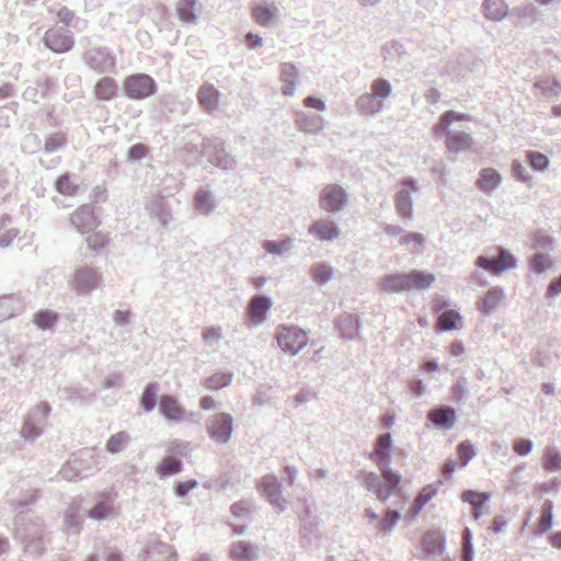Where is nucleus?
Returning a JSON list of instances; mask_svg holds the SVG:
<instances>
[{
	"label": "nucleus",
	"mask_w": 561,
	"mask_h": 561,
	"mask_svg": "<svg viewBox=\"0 0 561 561\" xmlns=\"http://www.w3.org/2000/svg\"><path fill=\"white\" fill-rule=\"evenodd\" d=\"M471 116L455 111H447L439 117V121L433 126V133L436 136H445V146L449 153H459L471 150L474 140L469 133L449 130L454 122H470Z\"/></svg>",
	"instance_id": "1"
},
{
	"label": "nucleus",
	"mask_w": 561,
	"mask_h": 561,
	"mask_svg": "<svg viewBox=\"0 0 561 561\" xmlns=\"http://www.w3.org/2000/svg\"><path fill=\"white\" fill-rule=\"evenodd\" d=\"M14 526L27 553L39 556L45 551V526L38 517H33V511H20L14 517Z\"/></svg>",
	"instance_id": "2"
},
{
	"label": "nucleus",
	"mask_w": 561,
	"mask_h": 561,
	"mask_svg": "<svg viewBox=\"0 0 561 561\" xmlns=\"http://www.w3.org/2000/svg\"><path fill=\"white\" fill-rule=\"evenodd\" d=\"M123 94L133 101H142L153 96L158 92L157 81L148 73H131L123 80Z\"/></svg>",
	"instance_id": "3"
},
{
	"label": "nucleus",
	"mask_w": 561,
	"mask_h": 561,
	"mask_svg": "<svg viewBox=\"0 0 561 561\" xmlns=\"http://www.w3.org/2000/svg\"><path fill=\"white\" fill-rule=\"evenodd\" d=\"M51 405L47 401H41L33 407L24 417L21 436L26 443H32L43 435Z\"/></svg>",
	"instance_id": "4"
},
{
	"label": "nucleus",
	"mask_w": 561,
	"mask_h": 561,
	"mask_svg": "<svg viewBox=\"0 0 561 561\" xmlns=\"http://www.w3.org/2000/svg\"><path fill=\"white\" fill-rule=\"evenodd\" d=\"M392 446V438L389 433L378 436L374 451L369 458L381 470V477L389 482L392 488H398L401 482V476L392 471L388 466L390 462V448Z\"/></svg>",
	"instance_id": "5"
},
{
	"label": "nucleus",
	"mask_w": 561,
	"mask_h": 561,
	"mask_svg": "<svg viewBox=\"0 0 561 561\" xmlns=\"http://www.w3.org/2000/svg\"><path fill=\"white\" fill-rule=\"evenodd\" d=\"M118 493L114 488L105 489L94 496V503L87 511V516L95 522H103L118 516L119 507L116 506Z\"/></svg>",
	"instance_id": "6"
},
{
	"label": "nucleus",
	"mask_w": 561,
	"mask_h": 561,
	"mask_svg": "<svg viewBox=\"0 0 561 561\" xmlns=\"http://www.w3.org/2000/svg\"><path fill=\"white\" fill-rule=\"evenodd\" d=\"M159 413L168 424H179L192 419L197 422L201 413L188 412L173 394L160 396Z\"/></svg>",
	"instance_id": "7"
},
{
	"label": "nucleus",
	"mask_w": 561,
	"mask_h": 561,
	"mask_svg": "<svg viewBox=\"0 0 561 561\" xmlns=\"http://www.w3.org/2000/svg\"><path fill=\"white\" fill-rule=\"evenodd\" d=\"M275 337L278 346L291 355H296L308 344L307 332L296 325H279Z\"/></svg>",
	"instance_id": "8"
},
{
	"label": "nucleus",
	"mask_w": 561,
	"mask_h": 561,
	"mask_svg": "<svg viewBox=\"0 0 561 561\" xmlns=\"http://www.w3.org/2000/svg\"><path fill=\"white\" fill-rule=\"evenodd\" d=\"M224 140L219 138L204 137L202 141L201 154L207 159L209 163L221 169L229 170L234 165L233 157L229 156L224 146Z\"/></svg>",
	"instance_id": "9"
},
{
	"label": "nucleus",
	"mask_w": 561,
	"mask_h": 561,
	"mask_svg": "<svg viewBox=\"0 0 561 561\" xmlns=\"http://www.w3.org/2000/svg\"><path fill=\"white\" fill-rule=\"evenodd\" d=\"M42 41L45 47L55 54H65L75 45L73 33L67 27L48 28Z\"/></svg>",
	"instance_id": "10"
},
{
	"label": "nucleus",
	"mask_w": 561,
	"mask_h": 561,
	"mask_svg": "<svg viewBox=\"0 0 561 561\" xmlns=\"http://www.w3.org/2000/svg\"><path fill=\"white\" fill-rule=\"evenodd\" d=\"M85 65L98 73H108L115 68L116 59L106 47H93L83 54Z\"/></svg>",
	"instance_id": "11"
},
{
	"label": "nucleus",
	"mask_w": 561,
	"mask_h": 561,
	"mask_svg": "<svg viewBox=\"0 0 561 561\" xmlns=\"http://www.w3.org/2000/svg\"><path fill=\"white\" fill-rule=\"evenodd\" d=\"M233 430V419L229 413H218L207 421L209 437L220 444L227 443Z\"/></svg>",
	"instance_id": "12"
},
{
	"label": "nucleus",
	"mask_w": 561,
	"mask_h": 561,
	"mask_svg": "<svg viewBox=\"0 0 561 561\" xmlns=\"http://www.w3.org/2000/svg\"><path fill=\"white\" fill-rule=\"evenodd\" d=\"M58 92V83L57 80L50 76L44 75L41 77H37L34 80L33 85H28L23 94L22 98L24 101L37 103L38 98L45 99L49 96L50 94H56Z\"/></svg>",
	"instance_id": "13"
},
{
	"label": "nucleus",
	"mask_w": 561,
	"mask_h": 561,
	"mask_svg": "<svg viewBox=\"0 0 561 561\" xmlns=\"http://www.w3.org/2000/svg\"><path fill=\"white\" fill-rule=\"evenodd\" d=\"M71 224L81 234L95 230L101 224L95 213V205L92 203L81 205L71 215Z\"/></svg>",
	"instance_id": "14"
},
{
	"label": "nucleus",
	"mask_w": 561,
	"mask_h": 561,
	"mask_svg": "<svg viewBox=\"0 0 561 561\" xmlns=\"http://www.w3.org/2000/svg\"><path fill=\"white\" fill-rule=\"evenodd\" d=\"M347 202L345 190L337 184L325 185L320 194V207L328 213L339 211Z\"/></svg>",
	"instance_id": "15"
},
{
	"label": "nucleus",
	"mask_w": 561,
	"mask_h": 561,
	"mask_svg": "<svg viewBox=\"0 0 561 561\" xmlns=\"http://www.w3.org/2000/svg\"><path fill=\"white\" fill-rule=\"evenodd\" d=\"M416 191V181L405 179L401 181L400 188L394 196V205L398 214L403 218L411 220L413 217V207L411 194Z\"/></svg>",
	"instance_id": "16"
},
{
	"label": "nucleus",
	"mask_w": 561,
	"mask_h": 561,
	"mask_svg": "<svg viewBox=\"0 0 561 561\" xmlns=\"http://www.w3.org/2000/svg\"><path fill=\"white\" fill-rule=\"evenodd\" d=\"M477 265L492 274L499 275L506 270L515 267L516 262L515 257L508 251L501 249L496 260L479 256L477 259Z\"/></svg>",
	"instance_id": "17"
},
{
	"label": "nucleus",
	"mask_w": 561,
	"mask_h": 561,
	"mask_svg": "<svg viewBox=\"0 0 561 561\" xmlns=\"http://www.w3.org/2000/svg\"><path fill=\"white\" fill-rule=\"evenodd\" d=\"M147 209L152 218H156L162 228H167L173 220L172 208L167 197L162 195L154 196L147 205Z\"/></svg>",
	"instance_id": "18"
},
{
	"label": "nucleus",
	"mask_w": 561,
	"mask_h": 561,
	"mask_svg": "<svg viewBox=\"0 0 561 561\" xmlns=\"http://www.w3.org/2000/svg\"><path fill=\"white\" fill-rule=\"evenodd\" d=\"M308 231L320 241H333L340 236V229L336 224L328 218H320L313 221L309 226Z\"/></svg>",
	"instance_id": "19"
},
{
	"label": "nucleus",
	"mask_w": 561,
	"mask_h": 561,
	"mask_svg": "<svg viewBox=\"0 0 561 561\" xmlns=\"http://www.w3.org/2000/svg\"><path fill=\"white\" fill-rule=\"evenodd\" d=\"M220 96V91L208 82L203 83L197 92L198 104L208 114H213L218 108Z\"/></svg>",
	"instance_id": "20"
},
{
	"label": "nucleus",
	"mask_w": 561,
	"mask_h": 561,
	"mask_svg": "<svg viewBox=\"0 0 561 561\" xmlns=\"http://www.w3.org/2000/svg\"><path fill=\"white\" fill-rule=\"evenodd\" d=\"M73 282L78 293L88 294L98 287L100 276L91 267L82 266L77 270Z\"/></svg>",
	"instance_id": "21"
},
{
	"label": "nucleus",
	"mask_w": 561,
	"mask_h": 561,
	"mask_svg": "<svg viewBox=\"0 0 561 561\" xmlns=\"http://www.w3.org/2000/svg\"><path fill=\"white\" fill-rule=\"evenodd\" d=\"M260 488L270 502L279 511L285 508L286 500L282 496L280 484L276 477L265 476L261 480Z\"/></svg>",
	"instance_id": "22"
},
{
	"label": "nucleus",
	"mask_w": 561,
	"mask_h": 561,
	"mask_svg": "<svg viewBox=\"0 0 561 561\" xmlns=\"http://www.w3.org/2000/svg\"><path fill=\"white\" fill-rule=\"evenodd\" d=\"M188 107L190 105L178 100L171 93L161 94L157 103V108L163 117H168L170 114H185Z\"/></svg>",
	"instance_id": "23"
},
{
	"label": "nucleus",
	"mask_w": 561,
	"mask_h": 561,
	"mask_svg": "<svg viewBox=\"0 0 561 561\" xmlns=\"http://www.w3.org/2000/svg\"><path fill=\"white\" fill-rule=\"evenodd\" d=\"M93 93L99 101H112L118 96L119 85L114 78L105 76L95 82Z\"/></svg>",
	"instance_id": "24"
},
{
	"label": "nucleus",
	"mask_w": 561,
	"mask_h": 561,
	"mask_svg": "<svg viewBox=\"0 0 561 561\" xmlns=\"http://www.w3.org/2000/svg\"><path fill=\"white\" fill-rule=\"evenodd\" d=\"M194 207L201 215L209 216L214 213L216 202L209 185H202L195 192Z\"/></svg>",
	"instance_id": "25"
},
{
	"label": "nucleus",
	"mask_w": 561,
	"mask_h": 561,
	"mask_svg": "<svg viewBox=\"0 0 561 561\" xmlns=\"http://www.w3.org/2000/svg\"><path fill=\"white\" fill-rule=\"evenodd\" d=\"M85 519L84 514L81 512V507L78 503L73 502L64 516V528L65 531L69 535H78L81 529L83 522Z\"/></svg>",
	"instance_id": "26"
},
{
	"label": "nucleus",
	"mask_w": 561,
	"mask_h": 561,
	"mask_svg": "<svg viewBox=\"0 0 561 561\" xmlns=\"http://www.w3.org/2000/svg\"><path fill=\"white\" fill-rule=\"evenodd\" d=\"M272 307V301L268 297L259 296L252 298L249 307L248 314L250 321L254 325H259L266 320V313Z\"/></svg>",
	"instance_id": "27"
},
{
	"label": "nucleus",
	"mask_w": 561,
	"mask_h": 561,
	"mask_svg": "<svg viewBox=\"0 0 561 561\" xmlns=\"http://www.w3.org/2000/svg\"><path fill=\"white\" fill-rule=\"evenodd\" d=\"M159 390H160V386L157 381H150L145 386V388L139 397V407L146 413H150L156 409L157 405L159 407V404H160Z\"/></svg>",
	"instance_id": "28"
},
{
	"label": "nucleus",
	"mask_w": 561,
	"mask_h": 561,
	"mask_svg": "<svg viewBox=\"0 0 561 561\" xmlns=\"http://www.w3.org/2000/svg\"><path fill=\"white\" fill-rule=\"evenodd\" d=\"M279 78L283 83L282 91L284 95L291 96L296 89L298 71L294 64L284 62L279 66Z\"/></svg>",
	"instance_id": "29"
},
{
	"label": "nucleus",
	"mask_w": 561,
	"mask_h": 561,
	"mask_svg": "<svg viewBox=\"0 0 561 561\" xmlns=\"http://www.w3.org/2000/svg\"><path fill=\"white\" fill-rule=\"evenodd\" d=\"M145 561H176V552L172 546L158 541L148 548Z\"/></svg>",
	"instance_id": "30"
},
{
	"label": "nucleus",
	"mask_w": 561,
	"mask_h": 561,
	"mask_svg": "<svg viewBox=\"0 0 561 561\" xmlns=\"http://www.w3.org/2000/svg\"><path fill=\"white\" fill-rule=\"evenodd\" d=\"M184 465L181 458L167 455L156 467V473L161 478L175 476L183 471Z\"/></svg>",
	"instance_id": "31"
},
{
	"label": "nucleus",
	"mask_w": 561,
	"mask_h": 561,
	"mask_svg": "<svg viewBox=\"0 0 561 561\" xmlns=\"http://www.w3.org/2000/svg\"><path fill=\"white\" fill-rule=\"evenodd\" d=\"M278 9L274 3H260L252 8V18L259 25H268L277 18Z\"/></svg>",
	"instance_id": "32"
},
{
	"label": "nucleus",
	"mask_w": 561,
	"mask_h": 561,
	"mask_svg": "<svg viewBox=\"0 0 561 561\" xmlns=\"http://www.w3.org/2000/svg\"><path fill=\"white\" fill-rule=\"evenodd\" d=\"M379 287L388 294L409 290L407 273H399L383 277L379 282Z\"/></svg>",
	"instance_id": "33"
},
{
	"label": "nucleus",
	"mask_w": 561,
	"mask_h": 561,
	"mask_svg": "<svg viewBox=\"0 0 561 561\" xmlns=\"http://www.w3.org/2000/svg\"><path fill=\"white\" fill-rule=\"evenodd\" d=\"M500 183V173L493 168H484L480 171L476 185L480 191L489 193L494 191Z\"/></svg>",
	"instance_id": "34"
},
{
	"label": "nucleus",
	"mask_w": 561,
	"mask_h": 561,
	"mask_svg": "<svg viewBox=\"0 0 561 561\" xmlns=\"http://www.w3.org/2000/svg\"><path fill=\"white\" fill-rule=\"evenodd\" d=\"M407 277L409 290L430 288L436 279L434 274L419 270L407 273Z\"/></svg>",
	"instance_id": "35"
},
{
	"label": "nucleus",
	"mask_w": 561,
	"mask_h": 561,
	"mask_svg": "<svg viewBox=\"0 0 561 561\" xmlns=\"http://www.w3.org/2000/svg\"><path fill=\"white\" fill-rule=\"evenodd\" d=\"M428 420L436 426L450 428L456 421L455 410L449 407L434 409L428 413Z\"/></svg>",
	"instance_id": "36"
},
{
	"label": "nucleus",
	"mask_w": 561,
	"mask_h": 561,
	"mask_svg": "<svg viewBox=\"0 0 561 561\" xmlns=\"http://www.w3.org/2000/svg\"><path fill=\"white\" fill-rule=\"evenodd\" d=\"M462 317L454 309L443 311L437 318L436 328L439 331H453L461 328Z\"/></svg>",
	"instance_id": "37"
},
{
	"label": "nucleus",
	"mask_w": 561,
	"mask_h": 561,
	"mask_svg": "<svg viewBox=\"0 0 561 561\" xmlns=\"http://www.w3.org/2000/svg\"><path fill=\"white\" fill-rule=\"evenodd\" d=\"M385 482H378V477L375 473H369L365 478V484L369 490H374L376 493V496L379 501L386 502L390 495L392 494V491L396 488H392L389 482L383 480Z\"/></svg>",
	"instance_id": "38"
},
{
	"label": "nucleus",
	"mask_w": 561,
	"mask_h": 561,
	"mask_svg": "<svg viewBox=\"0 0 561 561\" xmlns=\"http://www.w3.org/2000/svg\"><path fill=\"white\" fill-rule=\"evenodd\" d=\"M95 449L96 448L81 449L73 454L71 458L72 461H77V467H79L80 471L90 472V476L93 473V469L98 465Z\"/></svg>",
	"instance_id": "39"
},
{
	"label": "nucleus",
	"mask_w": 561,
	"mask_h": 561,
	"mask_svg": "<svg viewBox=\"0 0 561 561\" xmlns=\"http://www.w3.org/2000/svg\"><path fill=\"white\" fill-rule=\"evenodd\" d=\"M58 393L60 399L70 402L72 404L81 403L85 404L90 401V398L92 394L87 393L81 387L79 386H70V387H64L58 389Z\"/></svg>",
	"instance_id": "40"
},
{
	"label": "nucleus",
	"mask_w": 561,
	"mask_h": 561,
	"mask_svg": "<svg viewBox=\"0 0 561 561\" xmlns=\"http://www.w3.org/2000/svg\"><path fill=\"white\" fill-rule=\"evenodd\" d=\"M58 313L49 309H42L34 313V324L43 330H53L58 321Z\"/></svg>",
	"instance_id": "41"
},
{
	"label": "nucleus",
	"mask_w": 561,
	"mask_h": 561,
	"mask_svg": "<svg viewBox=\"0 0 561 561\" xmlns=\"http://www.w3.org/2000/svg\"><path fill=\"white\" fill-rule=\"evenodd\" d=\"M124 561L123 552L116 548L106 545L101 552L93 551L85 557L83 561Z\"/></svg>",
	"instance_id": "42"
},
{
	"label": "nucleus",
	"mask_w": 561,
	"mask_h": 561,
	"mask_svg": "<svg viewBox=\"0 0 561 561\" xmlns=\"http://www.w3.org/2000/svg\"><path fill=\"white\" fill-rule=\"evenodd\" d=\"M196 0H179L176 3V15L183 23H195L197 14L195 11Z\"/></svg>",
	"instance_id": "43"
},
{
	"label": "nucleus",
	"mask_w": 561,
	"mask_h": 561,
	"mask_svg": "<svg viewBox=\"0 0 561 561\" xmlns=\"http://www.w3.org/2000/svg\"><path fill=\"white\" fill-rule=\"evenodd\" d=\"M437 494V489L433 484L425 485L415 497L412 507L411 514L413 516L420 514L423 507Z\"/></svg>",
	"instance_id": "44"
},
{
	"label": "nucleus",
	"mask_w": 561,
	"mask_h": 561,
	"mask_svg": "<svg viewBox=\"0 0 561 561\" xmlns=\"http://www.w3.org/2000/svg\"><path fill=\"white\" fill-rule=\"evenodd\" d=\"M130 440V435L125 431H121L110 436L105 445V450L110 454H118L127 447Z\"/></svg>",
	"instance_id": "45"
},
{
	"label": "nucleus",
	"mask_w": 561,
	"mask_h": 561,
	"mask_svg": "<svg viewBox=\"0 0 561 561\" xmlns=\"http://www.w3.org/2000/svg\"><path fill=\"white\" fill-rule=\"evenodd\" d=\"M71 174L66 172L60 174L54 183L55 190L62 195L76 196L79 192V185L71 181Z\"/></svg>",
	"instance_id": "46"
},
{
	"label": "nucleus",
	"mask_w": 561,
	"mask_h": 561,
	"mask_svg": "<svg viewBox=\"0 0 561 561\" xmlns=\"http://www.w3.org/2000/svg\"><path fill=\"white\" fill-rule=\"evenodd\" d=\"M443 537L437 530H428L423 535L422 545L424 550L434 554L443 550Z\"/></svg>",
	"instance_id": "47"
},
{
	"label": "nucleus",
	"mask_w": 561,
	"mask_h": 561,
	"mask_svg": "<svg viewBox=\"0 0 561 561\" xmlns=\"http://www.w3.org/2000/svg\"><path fill=\"white\" fill-rule=\"evenodd\" d=\"M339 328L345 339H352L358 333V318L354 314H345L341 317Z\"/></svg>",
	"instance_id": "48"
},
{
	"label": "nucleus",
	"mask_w": 561,
	"mask_h": 561,
	"mask_svg": "<svg viewBox=\"0 0 561 561\" xmlns=\"http://www.w3.org/2000/svg\"><path fill=\"white\" fill-rule=\"evenodd\" d=\"M232 381V374L229 371H218L205 379L204 385L210 390H220L229 386Z\"/></svg>",
	"instance_id": "49"
},
{
	"label": "nucleus",
	"mask_w": 561,
	"mask_h": 561,
	"mask_svg": "<svg viewBox=\"0 0 561 561\" xmlns=\"http://www.w3.org/2000/svg\"><path fill=\"white\" fill-rule=\"evenodd\" d=\"M483 8L485 16L491 20H500L507 13V7L503 0H485Z\"/></svg>",
	"instance_id": "50"
},
{
	"label": "nucleus",
	"mask_w": 561,
	"mask_h": 561,
	"mask_svg": "<svg viewBox=\"0 0 561 561\" xmlns=\"http://www.w3.org/2000/svg\"><path fill=\"white\" fill-rule=\"evenodd\" d=\"M58 474L67 481H77L90 477V472L80 471L79 467H77V461L71 459L61 467Z\"/></svg>",
	"instance_id": "51"
},
{
	"label": "nucleus",
	"mask_w": 561,
	"mask_h": 561,
	"mask_svg": "<svg viewBox=\"0 0 561 561\" xmlns=\"http://www.w3.org/2000/svg\"><path fill=\"white\" fill-rule=\"evenodd\" d=\"M39 497V492L38 490H35V489H30L27 490L21 499H14V500H11L10 501V506L14 510V511H18V513L20 511H31L28 508L30 505L34 504L37 499Z\"/></svg>",
	"instance_id": "52"
},
{
	"label": "nucleus",
	"mask_w": 561,
	"mask_h": 561,
	"mask_svg": "<svg viewBox=\"0 0 561 561\" xmlns=\"http://www.w3.org/2000/svg\"><path fill=\"white\" fill-rule=\"evenodd\" d=\"M358 110L364 114H374L382 108V102L370 93L363 94L357 101Z\"/></svg>",
	"instance_id": "53"
},
{
	"label": "nucleus",
	"mask_w": 561,
	"mask_h": 561,
	"mask_svg": "<svg viewBox=\"0 0 561 561\" xmlns=\"http://www.w3.org/2000/svg\"><path fill=\"white\" fill-rule=\"evenodd\" d=\"M150 153V147L144 142L131 145L126 153V161L130 164L139 163L142 159L147 158Z\"/></svg>",
	"instance_id": "54"
},
{
	"label": "nucleus",
	"mask_w": 561,
	"mask_h": 561,
	"mask_svg": "<svg viewBox=\"0 0 561 561\" xmlns=\"http://www.w3.org/2000/svg\"><path fill=\"white\" fill-rule=\"evenodd\" d=\"M401 515L396 510H388L382 519L378 523L377 529L379 533L386 535L393 530L394 526L399 523Z\"/></svg>",
	"instance_id": "55"
},
{
	"label": "nucleus",
	"mask_w": 561,
	"mask_h": 561,
	"mask_svg": "<svg viewBox=\"0 0 561 561\" xmlns=\"http://www.w3.org/2000/svg\"><path fill=\"white\" fill-rule=\"evenodd\" d=\"M542 467L549 472L561 470V454L554 448H547L542 458Z\"/></svg>",
	"instance_id": "56"
},
{
	"label": "nucleus",
	"mask_w": 561,
	"mask_h": 561,
	"mask_svg": "<svg viewBox=\"0 0 561 561\" xmlns=\"http://www.w3.org/2000/svg\"><path fill=\"white\" fill-rule=\"evenodd\" d=\"M535 88L541 94L547 96H556L561 92V83L553 78H543L535 83Z\"/></svg>",
	"instance_id": "57"
},
{
	"label": "nucleus",
	"mask_w": 561,
	"mask_h": 561,
	"mask_svg": "<svg viewBox=\"0 0 561 561\" xmlns=\"http://www.w3.org/2000/svg\"><path fill=\"white\" fill-rule=\"evenodd\" d=\"M503 298V293L499 288L490 289L483 297L480 309L484 312H490L499 306Z\"/></svg>",
	"instance_id": "58"
},
{
	"label": "nucleus",
	"mask_w": 561,
	"mask_h": 561,
	"mask_svg": "<svg viewBox=\"0 0 561 561\" xmlns=\"http://www.w3.org/2000/svg\"><path fill=\"white\" fill-rule=\"evenodd\" d=\"M67 145V138L62 133H53L47 136L44 150L46 153L55 152Z\"/></svg>",
	"instance_id": "59"
},
{
	"label": "nucleus",
	"mask_w": 561,
	"mask_h": 561,
	"mask_svg": "<svg viewBox=\"0 0 561 561\" xmlns=\"http://www.w3.org/2000/svg\"><path fill=\"white\" fill-rule=\"evenodd\" d=\"M15 314V300L13 296L5 295L0 297V323L12 318Z\"/></svg>",
	"instance_id": "60"
},
{
	"label": "nucleus",
	"mask_w": 561,
	"mask_h": 561,
	"mask_svg": "<svg viewBox=\"0 0 561 561\" xmlns=\"http://www.w3.org/2000/svg\"><path fill=\"white\" fill-rule=\"evenodd\" d=\"M87 234L85 242L88 248L92 251L100 252L108 242L106 236L100 231L95 232L93 230Z\"/></svg>",
	"instance_id": "61"
},
{
	"label": "nucleus",
	"mask_w": 561,
	"mask_h": 561,
	"mask_svg": "<svg viewBox=\"0 0 561 561\" xmlns=\"http://www.w3.org/2000/svg\"><path fill=\"white\" fill-rule=\"evenodd\" d=\"M22 151L28 154L37 152L42 148V141L38 135L30 133L24 136L21 144Z\"/></svg>",
	"instance_id": "62"
},
{
	"label": "nucleus",
	"mask_w": 561,
	"mask_h": 561,
	"mask_svg": "<svg viewBox=\"0 0 561 561\" xmlns=\"http://www.w3.org/2000/svg\"><path fill=\"white\" fill-rule=\"evenodd\" d=\"M552 503L550 501H546L542 506L541 516L537 525L541 533H545L548 529H550L552 525Z\"/></svg>",
	"instance_id": "63"
},
{
	"label": "nucleus",
	"mask_w": 561,
	"mask_h": 561,
	"mask_svg": "<svg viewBox=\"0 0 561 561\" xmlns=\"http://www.w3.org/2000/svg\"><path fill=\"white\" fill-rule=\"evenodd\" d=\"M197 485L198 481L196 479L176 481L173 486L174 495L179 499H184L192 490L197 488Z\"/></svg>",
	"instance_id": "64"
}]
</instances>
